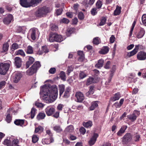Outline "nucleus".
Returning a JSON list of instances; mask_svg holds the SVG:
<instances>
[{"label":"nucleus","mask_w":146,"mask_h":146,"mask_svg":"<svg viewBox=\"0 0 146 146\" xmlns=\"http://www.w3.org/2000/svg\"><path fill=\"white\" fill-rule=\"evenodd\" d=\"M102 2L100 0H98L96 4V8L98 9L101 8L102 5Z\"/></svg>","instance_id":"obj_44"},{"label":"nucleus","mask_w":146,"mask_h":146,"mask_svg":"<svg viewBox=\"0 0 146 146\" xmlns=\"http://www.w3.org/2000/svg\"><path fill=\"white\" fill-rule=\"evenodd\" d=\"M35 61L34 58L30 56L28 59V60L26 63V69L28 68L30 65L33 64Z\"/></svg>","instance_id":"obj_23"},{"label":"nucleus","mask_w":146,"mask_h":146,"mask_svg":"<svg viewBox=\"0 0 146 146\" xmlns=\"http://www.w3.org/2000/svg\"><path fill=\"white\" fill-rule=\"evenodd\" d=\"M70 22V21L69 19L65 18H63V19H61L60 21V22L61 23H64L65 24H68Z\"/></svg>","instance_id":"obj_51"},{"label":"nucleus","mask_w":146,"mask_h":146,"mask_svg":"<svg viewBox=\"0 0 146 146\" xmlns=\"http://www.w3.org/2000/svg\"><path fill=\"white\" fill-rule=\"evenodd\" d=\"M57 36L56 37V42H60L63 40V38L61 35L57 34Z\"/></svg>","instance_id":"obj_42"},{"label":"nucleus","mask_w":146,"mask_h":146,"mask_svg":"<svg viewBox=\"0 0 146 146\" xmlns=\"http://www.w3.org/2000/svg\"><path fill=\"white\" fill-rule=\"evenodd\" d=\"M132 135L131 133H126L122 138V142L123 144H127L132 140Z\"/></svg>","instance_id":"obj_6"},{"label":"nucleus","mask_w":146,"mask_h":146,"mask_svg":"<svg viewBox=\"0 0 146 146\" xmlns=\"http://www.w3.org/2000/svg\"><path fill=\"white\" fill-rule=\"evenodd\" d=\"M46 134L50 136V138L51 137L52 138V137L53 135V134L50 130L48 129L46 130Z\"/></svg>","instance_id":"obj_62"},{"label":"nucleus","mask_w":146,"mask_h":146,"mask_svg":"<svg viewBox=\"0 0 146 146\" xmlns=\"http://www.w3.org/2000/svg\"><path fill=\"white\" fill-rule=\"evenodd\" d=\"M57 34L56 33L51 32L49 38V41L50 42H56V37L57 36Z\"/></svg>","instance_id":"obj_14"},{"label":"nucleus","mask_w":146,"mask_h":146,"mask_svg":"<svg viewBox=\"0 0 146 146\" xmlns=\"http://www.w3.org/2000/svg\"><path fill=\"white\" fill-rule=\"evenodd\" d=\"M63 11V9L62 8L57 9L56 11V14L57 16L60 15Z\"/></svg>","instance_id":"obj_56"},{"label":"nucleus","mask_w":146,"mask_h":146,"mask_svg":"<svg viewBox=\"0 0 146 146\" xmlns=\"http://www.w3.org/2000/svg\"><path fill=\"white\" fill-rule=\"evenodd\" d=\"M7 113L8 114L7 115L6 120L8 123H9L11 121L12 118L10 113H8V111H7Z\"/></svg>","instance_id":"obj_48"},{"label":"nucleus","mask_w":146,"mask_h":146,"mask_svg":"<svg viewBox=\"0 0 146 146\" xmlns=\"http://www.w3.org/2000/svg\"><path fill=\"white\" fill-rule=\"evenodd\" d=\"M138 60H143L146 59V52L144 51H140L138 53L137 56Z\"/></svg>","instance_id":"obj_9"},{"label":"nucleus","mask_w":146,"mask_h":146,"mask_svg":"<svg viewBox=\"0 0 146 146\" xmlns=\"http://www.w3.org/2000/svg\"><path fill=\"white\" fill-rule=\"evenodd\" d=\"M75 97L78 102H82L84 100L83 94L80 92H77L76 94Z\"/></svg>","instance_id":"obj_12"},{"label":"nucleus","mask_w":146,"mask_h":146,"mask_svg":"<svg viewBox=\"0 0 146 146\" xmlns=\"http://www.w3.org/2000/svg\"><path fill=\"white\" fill-rule=\"evenodd\" d=\"M24 27H19V33H21L23 34H24L25 33V30L24 29Z\"/></svg>","instance_id":"obj_59"},{"label":"nucleus","mask_w":146,"mask_h":146,"mask_svg":"<svg viewBox=\"0 0 146 146\" xmlns=\"http://www.w3.org/2000/svg\"><path fill=\"white\" fill-rule=\"evenodd\" d=\"M121 13V7L117 5L115 9L114 10L113 15L114 16L119 15Z\"/></svg>","instance_id":"obj_28"},{"label":"nucleus","mask_w":146,"mask_h":146,"mask_svg":"<svg viewBox=\"0 0 146 146\" xmlns=\"http://www.w3.org/2000/svg\"><path fill=\"white\" fill-rule=\"evenodd\" d=\"M36 71L35 69L32 66L29 68L26 72L27 75L31 76L34 74Z\"/></svg>","instance_id":"obj_17"},{"label":"nucleus","mask_w":146,"mask_h":146,"mask_svg":"<svg viewBox=\"0 0 146 146\" xmlns=\"http://www.w3.org/2000/svg\"><path fill=\"white\" fill-rule=\"evenodd\" d=\"M93 125L92 121H88L87 122H84L83 123V126L86 128L90 127Z\"/></svg>","instance_id":"obj_29"},{"label":"nucleus","mask_w":146,"mask_h":146,"mask_svg":"<svg viewBox=\"0 0 146 146\" xmlns=\"http://www.w3.org/2000/svg\"><path fill=\"white\" fill-rule=\"evenodd\" d=\"M57 36L56 37V42H60L63 40V38L61 35L57 34Z\"/></svg>","instance_id":"obj_41"},{"label":"nucleus","mask_w":146,"mask_h":146,"mask_svg":"<svg viewBox=\"0 0 146 146\" xmlns=\"http://www.w3.org/2000/svg\"><path fill=\"white\" fill-rule=\"evenodd\" d=\"M98 9L96 7L93 8L91 10V14L93 16H94L97 13V9Z\"/></svg>","instance_id":"obj_49"},{"label":"nucleus","mask_w":146,"mask_h":146,"mask_svg":"<svg viewBox=\"0 0 146 146\" xmlns=\"http://www.w3.org/2000/svg\"><path fill=\"white\" fill-rule=\"evenodd\" d=\"M99 102L97 101L92 102L91 103V106L89 108L90 110L91 111L94 110L98 106Z\"/></svg>","instance_id":"obj_18"},{"label":"nucleus","mask_w":146,"mask_h":146,"mask_svg":"<svg viewBox=\"0 0 146 146\" xmlns=\"http://www.w3.org/2000/svg\"><path fill=\"white\" fill-rule=\"evenodd\" d=\"M56 72V69L55 68H52L49 70V72L51 74H54Z\"/></svg>","instance_id":"obj_60"},{"label":"nucleus","mask_w":146,"mask_h":146,"mask_svg":"<svg viewBox=\"0 0 146 146\" xmlns=\"http://www.w3.org/2000/svg\"><path fill=\"white\" fill-rule=\"evenodd\" d=\"M94 87L93 86H90L89 90L88 92V94H93L94 91Z\"/></svg>","instance_id":"obj_50"},{"label":"nucleus","mask_w":146,"mask_h":146,"mask_svg":"<svg viewBox=\"0 0 146 146\" xmlns=\"http://www.w3.org/2000/svg\"><path fill=\"white\" fill-rule=\"evenodd\" d=\"M107 19L105 17H103L102 18L100 19V23H99V25L102 26L104 25L106 22Z\"/></svg>","instance_id":"obj_36"},{"label":"nucleus","mask_w":146,"mask_h":146,"mask_svg":"<svg viewBox=\"0 0 146 146\" xmlns=\"http://www.w3.org/2000/svg\"><path fill=\"white\" fill-rule=\"evenodd\" d=\"M127 128V126L126 125H123L121 126V128L119 129L121 131L123 132L124 133L125 132V130Z\"/></svg>","instance_id":"obj_61"},{"label":"nucleus","mask_w":146,"mask_h":146,"mask_svg":"<svg viewBox=\"0 0 146 146\" xmlns=\"http://www.w3.org/2000/svg\"><path fill=\"white\" fill-rule=\"evenodd\" d=\"M145 33V31L144 29L141 28L139 29V31L137 33L136 37L138 38H142L144 35Z\"/></svg>","instance_id":"obj_19"},{"label":"nucleus","mask_w":146,"mask_h":146,"mask_svg":"<svg viewBox=\"0 0 146 146\" xmlns=\"http://www.w3.org/2000/svg\"><path fill=\"white\" fill-rule=\"evenodd\" d=\"M95 83V82L94 80V78L90 77L87 79L86 84L87 86H88L91 84Z\"/></svg>","instance_id":"obj_32"},{"label":"nucleus","mask_w":146,"mask_h":146,"mask_svg":"<svg viewBox=\"0 0 146 146\" xmlns=\"http://www.w3.org/2000/svg\"><path fill=\"white\" fill-rule=\"evenodd\" d=\"M59 94L60 96L62 94L65 90V86L63 84H61L59 86Z\"/></svg>","instance_id":"obj_31"},{"label":"nucleus","mask_w":146,"mask_h":146,"mask_svg":"<svg viewBox=\"0 0 146 146\" xmlns=\"http://www.w3.org/2000/svg\"><path fill=\"white\" fill-rule=\"evenodd\" d=\"M98 136V134L97 133H94L93 136L88 141V143L91 146L95 143Z\"/></svg>","instance_id":"obj_10"},{"label":"nucleus","mask_w":146,"mask_h":146,"mask_svg":"<svg viewBox=\"0 0 146 146\" xmlns=\"http://www.w3.org/2000/svg\"><path fill=\"white\" fill-rule=\"evenodd\" d=\"M70 92L71 89L69 87L66 88L65 90L63 97L65 98H68L70 96Z\"/></svg>","instance_id":"obj_24"},{"label":"nucleus","mask_w":146,"mask_h":146,"mask_svg":"<svg viewBox=\"0 0 146 146\" xmlns=\"http://www.w3.org/2000/svg\"><path fill=\"white\" fill-rule=\"evenodd\" d=\"M87 75L84 72L80 71L79 74V78L80 79H82L86 77Z\"/></svg>","instance_id":"obj_47"},{"label":"nucleus","mask_w":146,"mask_h":146,"mask_svg":"<svg viewBox=\"0 0 146 146\" xmlns=\"http://www.w3.org/2000/svg\"><path fill=\"white\" fill-rule=\"evenodd\" d=\"M41 50H40L39 49L37 52V54L40 55L44 52L47 53L49 52V50L47 48V46L46 45L42 46L41 48Z\"/></svg>","instance_id":"obj_16"},{"label":"nucleus","mask_w":146,"mask_h":146,"mask_svg":"<svg viewBox=\"0 0 146 146\" xmlns=\"http://www.w3.org/2000/svg\"><path fill=\"white\" fill-rule=\"evenodd\" d=\"M13 81L15 83H17L18 82V75L17 74L14 76L13 78Z\"/></svg>","instance_id":"obj_58"},{"label":"nucleus","mask_w":146,"mask_h":146,"mask_svg":"<svg viewBox=\"0 0 146 146\" xmlns=\"http://www.w3.org/2000/svg\"><path fill=\"white\" fill-rule=\"evenodd\" d=\"M40 94L42 95L43 99L46 103L53 102L52 99H54L57 98L58 89L56 86H52L51 88L48 89L46 88L44 85L40 87Z\"/></svg>","instance_id":"obj_1"},{"label":"nucleus","mask_w":146,"mask_h":146,"mask_svg":"<svg viewBox=\"0 0 146 146\" xmlns=\"http://www.w3.org/2000/svg\"><path fill=\"white\" fill-rule=\"evenodd\" d=\"M59 77L63 81L66 80V76L65 72L63 71H61L59 74Z\"/></svg>","instance_id":"obj_30"},{"label":"nucleus","mask_w":146,"mask_h":146,"mask_svg":"<svg viewBox=\"0 0 146 146\" xmlns=\"http://www.w3.org/2000/svg\"><path fill=\"white\" fill-rule=\"evenodd\" d=\"M140 139V135L139 134L137 133L133 137V139L134 141L135 142H138L139 141Z\"/></svg>","instance_id":"obj_40"},{"label":"nucleus","mask_w":146,"mask_h":146,"mask_svg":"<svg viewBox=\"0 0 146 146\" xmlns=\"http://www.w3.org/2000/svg\"><path fill=\"white\" fill-rule=\"evenodd\" d=\"M109 50V48L108 46H104L99 51V53L102 54H106L107 53Z\"/></svg>","instance_id":"obj_20"},{"label":"nucleus","mask_w":146,"mask_h":146,"mask_svg":"<svg viewBox=\"0 0 146 146\" xmlns=\"http://www.w3.org/2000/svg\"><path fill=\"white\" fill-rule=\"evenodd\" d=\"M74 31V28H70L67 29L66 32V35L69 36Z\"/></svg>","instance_id":"obj_35"},{"label":"nucleus","mask_w":146,"mask_h":146,"mask_svg":"<svg viewBox=\"0 0 146 146\" xmlns=\"http://www.w3.org/2000/svg\"><path fill=\"white\" fill-rule=\"evenodd\" d=\"M11 63V62H10L0 64V74L1 75H5L8 70Z\"/></svg>","instance_id":"obj_4"},{"label":"nucleus","mask_w":146,"mask_h":146,"mask_svg":"<svg viewBox=\"0 0 146 146\" xmlns=\"http://www.w3.org/2000/svg\"><path fill=\"white\" fill-rule=\"evenodd\" d=\"M32 66L36 70L38 68H39L41 66V65L39 62L36 61L33 64Z\"/></svg>","instance_id":"obj_37"},{"label":"nucleus","mask_w":146,"mask_h":146,"mask_svg":"<svg viewBox=\"0 0 146 146\" xmlns=\"http://www.w3.org/2000/svg\"><path fill=\"white\" fill-rule=\"evenodd\" d=\"M13 17L12 15L9 14L4 19L3 22L5 24H9L13 19Z\"/></svg>","instance_id":"obj_13"},{"label":"nucleus","mask_w":146,"mask_h":146,"mask_svg":"<svg viewBox=\"0 0 146 146\" xmlns=\"http://www.w3.org/2000/svg\"><path fill=\"white\" fill-rule=\"evenodd\" d=\"M3 144L7 146H18V140L17 139H13L11 144L10 140L5 139L4 141Z\"/></svg>","instance_id":"obj_7"},{"label":"nucleus","mask_w":146,"mask_h":146,"mask_svg":"<svg viewBox=\"0 0 146 146\" xmlns=\"http://www.w3.org/2000/svg\"><path fill=\"white\" fill-rule=\"evenodd\" d=\"M55 111V108L51 106H48L45 110V111L48 116L52 115L54 113Z\"/></svg>","instance_id":"obj_8"},{"label":"nucleus","mask_w":146,"mask_h":146,"mask_svg":"<svg viewBox=\"0 0 146 146\" xmlns=\"http://www.w3.org/2000/svg\"><path fill=\"white\" fill-rule=\"evenodd\" d=\"M46 117V114L44 112H40L37 115L36 119L38 120L43 119Z\"/></svg>","instance_id":"obj_26"},{"label":"nucleus","mask_w":146,"mask_h":146,"mask_svg":"<svg viewBox=\"0 0 146 146\" xmlns=\"http://www.w3.org/2000/svg\"><path fill=\"white\" fill-rule=\"evenodd\" d=\"M9 44L8 43H6L3 44V47L2 52H5L7 51L8 48Z\"/></svg>","instance_id":"obj_39"},{"label":"nucleus","mask_w":146,"mask_h":146,"mask_svg":"<svg viewBox=\"0 0 146 146\" xmlns=\"http://www.w3.org/2000/svg\"><path fill=\"white\" fill-rule=\"evenodd\" d=\"M43 130V128L41 126H39L38 127L35 128V133H40L42 132Z\"/></svg>","instance_id":"obj_34"},{"label":"nucleus","mask_w":146,"mask_h":146,"mask_svg":"<svg viewBox=\"0 0 146 146\" xmlns=\"http://www.w3.org/2000/svg\"><path fill=\"white\" fill-rule=\"evenodd\" d=\"M49 12V9L46 6L39 7L35 12L36 16L41 17L46 15Z\"/></svg>","instance_id":"obj_3"},{"label":"nucleus","mask_w":146,"mask_h":146,"mask_svg":"<svg viewBox=\"0 0 146 146\" xmlns=\"http://www.w3.org/2000/svg\"><path fill=\"white\" fill-rule=\"evenodd\" d=\"M78 17L79 19L82 20L84 19V15L83 13L82 12L79 13L78 15Z\"/></svg>","instance_id":"obj_52"},{"label":"nucleus","mask_w":146,"mask_h":146,"mask_svg":"<svg viewBox=\"0 0 146 146\" xmlns=\"http://www.w3.org/2000/svg\"><path fill=\"white\" fill-rule=\"evenodd\" d=\"M140 114V111L137 110H135L133 111L132 114L127 115V117L129 120L131 122H133L136 120L137 117Z\"/></svg>","instance_id":"obj_5"},{"label":"nucleus","mask_w":146,"mask_h":146,"mask_svg":"<svg viewBox=\"0 0 146 146\" xmlns=\"http://www.w3.org/2000/svg\"><path fill=\"white\" fill-rule=\"evenodd\" d=\"M79 131L80 133L83 135H84L86 132L85 129L83 127H82L80 129Z\"/></svg>","instance_id":"obj_57"},{"label":"nucleus","mask_w":146,"mask_h":146,"mask_svg":"<svg viewBox=\"0 0 146 146\" xmlns=\"http://www.w3.org/2000/svg\"><path fill=\"white\" fill-rule=\"evenodd\" d=\"M53 129L57 133H60L62 131V129L60 127V125H56L53 127Z\"/></svg>","instance_id":"obj_27"},{"label":"nucleus","mask_w":146,"mask_h":146,"mask_svg":"<svg viewBox=\"0 0 146 146\" xmlns=\"http://www.w3.org/2000/svg\"><path fill=\"white\" fill-rule=\"evenodd\" d=\"M104 60L102 59L98 60L97 63L95 64V67L98 68H100L102 67L104 65Z\"/></svg>","instance_id":"obj_21"},{"label":"nucleus","mask_w":146,"mask_h":146,"mask_svg":"<svg viewBox=\"0 0 146 146\" xmlns=\"http://www.w3.org/2000/svg\"><path fill=\"white\" fill-rule=\"evenodd\" d=\"M36 109L34 108H33L31 110V119H33L35 115V112Z\"/></svg>","instance_id":"obj_43"},{"label":"nucleus","mask_w":146,"mask_h":146,"mask_svg":"<svg viewBox=\"0 0 146 146\" xmlns=\"http://www.w3.org/2000/svg\"><path fill=\"white\" fill-rule=\"evenodd\" d=\"M54 139L53 138L51 137L49 139L45 138L42 140V143L43 144H48L51 143L53 142Z\"/></svg>","instance_id":"obj_22"},{"label":"nucleus","mask_w":146,"mask_h":146,"mask_svg":"<svg viewBox=\"0 0 146 146\" xmlns=\"http://www.w3.org/2000/svg\"><path fill=\"white\" fill-rule=\"evenodd\" d=\"M142 21L143 25L146 26V15L144 14L142 16Z\"/></svg>","instance_id":"obj_53"},{"label":"nucleus","mask_w":146,"mask_h":146,"mask_svg":"<svg viewBox=\"0 0 146 146\" xmlns=\"http://www.w3.org/2000/svg\"><path fill=\"white\" fill-rule=\"evenodd\" d=\"M38 140V138L36 135H33L32 137V141L33 143L37 142Z\"/></svg>","instance_id":"obj_46"},{"label":"nucleus","mask_w":146,"mask_h":146,"mask_svg":"<svg viewBox=\"0 0 146 146\" xmlns=\"http://www.w3.org/2000/svg\"><path fill=\"white\" fill-rule=\"evenodd\" d=\"M120 94L119 92L115 93L114 96L110 98V100L112 101H115L118 100L120 97Z\"/></svg>","instance_id":"obj_25"},{"label":"nucleus","mask_w":146,"mask_h":146,"mask_svg":"<svg viewBox=\"0 0 146 146\" xmlns=\"http://www.w3.org/2000/svg\"><path fill=\"white\" fill-rule=\"evenodd\" d=\"M93 43L94 44L96 45L100 43L98 38L97 37L94 38L93 41Z\"/></svg>","instance_id":"obj_54"},{"label":"nucleus","mask_w":146,"mask_h":146,"mask_svg":"<svg viewBox=\"0 0 146 146\" xmlns=\"http://www.w3.org/2000/svg\"><path fill=\"white\" fill-rule=\"evenodd\" d=\"M26 52L28 54H32L33 53V47L30 46H28L27 48Z\"/></svg>","instance_id":"obj_45"},{"label":"nucleus","mask_w":146,"mask_h":146,"mask_svg":"<svg viewBox=\"0 0 146 146\" xmlns=\"http://www.w3.org/2000/svg\"><path fill=\"white\" fill-rule=\"evenodd\" d=\"M42 0H20V3L22 7H29L33 6V5L39 3Z\"/></svg>","instance_id":"obj_2"},{"label":"nucleus","mask_w":146,"mask_h":146,"mask_svg":"<svg viewBox=\"0 0 146 146\" xmlns=\"http://www.w3.org/2000/svg\"><path fill=\"white\" fill-rule=\"evenodd\" d=\"M36 30L35 28H33L31 29L29 32L28 35L30 36L31 38L33 40L36 39Z\"/></svg>","instance_id":"obj_11"},{"label":"nucleus","mask_w":146,"mask_h":146,"mask_svg":"<svg viewBox=\"0 0 146 146\" xmlns=\"http://www.w3.org/2000/svg\"><path fill=\"white\" fill-rule=\"evenodd\" d=\"M60 111H57L52 115V116L56 118H58L59 116Z\"/></svg>","instance_id":"obj_63"},{"label":"nucleus","mask_w":146,"mask_h":146,"mask_svg":"<svg viewBox=\"0 0 146 146\" xmlns=\"http://www.w3.org/2000/svg\"><path fill=\"white\" fill-rule=\"evenodd\" d=\"M110 64L111 62L110 61H108L104 66V68L107 69L109 68Z\"/></svg>","instance_id":"obj_64"},{"label":"nucleus","mask_w":146,"mask_h":146,"mask_svg":"<svg viewBox=\"0 0 146 146\" xmlns=\"http://www.w3.org/2000/svg\"><path fill=\"white\" fill-rule=\"evenodd\" d=\"M35 105L37 107L39 108H42L44 106V105L42 104L37 102H35Z\"/></svg>","instance_id":"obj_55"},{"label":"nucleus","mask_w":146,"mask_h":146,"mask_svg":"<svg viewBox=\"0 0 146 146\" xmlns=\"http://www.w3.org/2000/svg\"><path fill=\"white\" fill-rule=\"evenodd\" d=\"M50 29L52 31H56L58 30V28L56 25L52 24L50 25Z\"/></svg>","instance_id":"obj_38"},{"label":"nucleus","mask_w":146,"mask_h":146,"mask_svg":"<svg viewBox=\"0 0 146 146\" xmlns=\"http://www.w3.org/2000/svg\"><path fill=\"white\" fill-rule=\"evenodd\" d=\"M74 127L72 125H70L66 128V131L67 133L72 132L74 130Z\"/></svg>","instance_id":"obj_33"},{"label":"nucleus","mask_w":146,"mask_h":146,"mask_svg":"<svg viewBox=\"0 0 146 146\" xmlns=\"http://www.w3.org/2000/svg\"><path fill=\"white\" fill-rule=\"evenodd\" d=\"M139 45H135V48L132 51L128 53L127 55L129 57H130L137 53L139 48Z\"/></svg>","instance_id":"obj_15"}]
</instances>
